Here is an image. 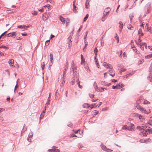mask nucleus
I'll return each instance as SVG.
<instances>
[{
    "label": "nucleus",
    "mask_w": 152,
    "mask_h": 152,
    "mask_svg": "<svg viewBox=\"0 0 152 152\" xmlns=\"http://www.w3.org/2000/svg\"><path fill=\"white\" fill-rule=\"evenodd\" d=\"M138 45H139V46L140 47V48H141V49L142 50H144V47L143 46H142L141 44H140L139 43H138L137 44Z\"/></svg>",
    "instance_id": "e433bc0d"
},
{
    "label": "nucleus",
    "mask_w": 152,
    "mask_h": 152,
    "mask_svg": "<svg viewBox=\"0 0 152 152\" xmlns=\"http://www.w3.org/2000/svg\"><path fill=\"white\" fill-rule=\"evenodd\" d=\"M137 128L141 131V132L144 134L143 136H146L149 133H152V129L150 127L145 126V125L143 126H138Z\"/></svg>",
    "instance_id": "f257e3e1"
},
{
    "label": "nucleus",
    "mask_w": 152,
    "mask_h": 152,
    "mask_svg": "<svg viewBox=\"0 0 152 152\" xmlns=\"http://www.w3.org/2000/svg\"><path fill=\"white\" fill-rule=\"evenodd\" d=\"M134 73V72H131L130 73H129L128 74L126 75L128 77V76H129L131 75H133Z\"/></svg>",
    "instance_id": "c9c22d12"
},
{
    "label": "nucleus",
    "mask_w": 152,
    "mask_h": 152,
    "mask_svg": "<svg viewBox=\"0 0 152 152\" xmlns=\"http://www.w3.org/2000/svg\"><path fill=\"white\" fill-rule=\"evenodd\" d=\"M50 5L49 4H47V5H45V6H44V7L45 8L46 7H47V8H48V9H49V7H50Z\"/></svg>",
    "instance_id": "5fc2aeb1"
},
{
    "label": "nucleus",
    "mask_w": 152,
    "mask_h": 152,
    "mask_svg": "<svg viewBox=\"0 0 152 152\" xmlns=\"http://www.w3.org/2000/svg\"><path fill=\"white\" fill-rule=\"evenodd\" d=\"M138 34H140V35L142 36L143 35V33L142 32V30L141 28L139 29L138 30Z\"/></svg>",
    "instance_id": "5701e85b"
},
{
    "label": "nucleus",
    "mask_w": 152,
    "mask_h": 152,
    "mask_svg": "<svg viewBox=\"0 0 152 152\" xmlns=\"http://www.w3.org/2000/svg\"><path fill=\"white\" fill-rule=\"evenodd\" d=\"M119 24L120 31L121 32L123 28V24L122 22L121 21L119 22Z\"/></svg>",
    "instance_id": "9d476101"
},
{
    "label": "nucleus",
    "mask_w": 152,
    "mask_h": 152,
    "mask_svg": "<svg viewBox=\"0 0 152 152\" xmlns=\"http://www.w3.org/2000/svg\"><path fill=\"white\" fill-rule=\"evenodd\" d=\"M110 69L109 70V74L112 77H113L115 75V71L113 69V68H110Z\"/></svg>",
    "instance_id": "20e7f679"
},
{
    "label": "nucleus",
    "mask_w": 152,
    "mask_h": 152,
    "mask_svg": "<svg viewBox=\"0 0 152 152\" xmlns=\"http://www.w3.org/2000/svg\"><path fill=\"white\" fill-rule=\"evenodd\" d=\"M50 62H53V55L51 54V53L50 54Z\"/></svg>",
    "instance_id": "6ab92c4d"
},
{
    "label": "nucleus",
    "mask_w": 152,
    "mask_h": 152,
    "mask_svg": "<svg viewBox=\"0 0 152 152\" xmlns=\"http://www.w3.org/2000/svg\"><path fill=\"white\" fill-rule=\"evenodd\" d=\"M66 68H65L64 69V70H63V78H66V77L64 75L65 74H66V71L67 70L68 68L67 66H66Z\"/></svg>",
    "instance_id": "1a4fd4ad"
},
{
    "label": "nucleus",
    "mask_w": 152,
    "mask_h": 152,
    "mask_svg": "<svg viewBox=\"0 0 152 152\" xmlns=\"http://www.w3.org/2000/svg\"><path fill=\"white\" fill-rule=\"evenodd\" d=\"M30 135H29L28 137L27 140L28 141L30 142L31 141V138L32 137L33 134L32 133H31Z\"/></svg>",
    "instance_id": "4468645a"
},
{
    "label": "nucleus",
    "mask_w": 152,
    "mask_h": 152,
    "mask_svg": "<svg viewBox=\"0 0 152 152\" xmlns=\"http://www.w3.org/2000/svg\"><path fill=\"white\" fill-rule=\"evenodd\" d=\"M48 151L51 152H54V149H50L48 150Z\"/></svg>",
    "instance_id": "09e8293b"
},
{
    "label": "nucleus",
    "mask_w": 152,
    "mask_h": 152,
    "mask_svg": "<svg viewBox=\"0 0 152 152\" xmlns=\"http://www.w3.org/2000/svg\"><path fill=\"white\" fill-rule=\"evenodd\" d=\"M22 39L21 38H20V37H18L17 38V39L18 40H20Z\"/></svg>",
    "instance_id": "774afa93"
},
{
    "label": "nucleus",
    "mask_w": 152,
    "mask_h": 152,
    "mask_svg": "<svg viewBox=\"0 0 152 152\" xmlns=\"http://www.w3.org/2000/svg\"><path fill=\"white\" fill-rule=\"evenodd\" d=\"M73 11L75 13H76L77 11V10L76 8H77L75 6V4H74L73 5Z\"/></svg>",
    "instance_id": "dca6fc26"
},
{
    "label": "nucleus",
    "mask_w": 152,
    "mask_h": 152,
    "mask_svg": "<svg viewBox=\"0 0 152 152\" xmlns=\"http://www.w3.org/2000/svg\"><path fill=\"white\" fill-rule=\"evenodd\" d=\"M96 65L97 66L98 68H99V66H100L99 65V63H98V62H96Z\"/></svg>",
    "instance_id": "338daca9"
},
{
    "label": "nucleus",
    "mask_w": 152,
    "mask_h": 152,
    "mask_svg": "<svg viewBox=\"0 0 152 152\" xmlns=\"http://www.w3.org/2000/svg\"><path fill=\"white\" fill-rule=\"evenodd\" d=\"M84 43L85 44V46L83 49V51L84 50V49L86 48L87 45H88V42H86V41H84Z\"/></svg>",
    "instance_id": "a18cd8bd"
},
{
    "label": "nucleus",
    "mask_w": 152,
    "mask_h": 152,
    "mask_svg": "<svg viewBox=\"0 0 152 152\" xmlns=\"http://www.w3.org/2000/svg\"><path fill=\"white\" fill-rule=\"evenodd\" d=\"M151 119H150L149 121H148V122L147 124H152V119H151Z\"/></svg>",
    "instance_id": "37998d69"
},
{
    "label": "nucleus",
    "mask_w": 152,
    "mask_h": 152,
    "mask_svg": "<svg viewBox=\"0 0 152 152\" xmlns=\"http://www.w3.org/2000/svg\"><path fill=\"white\" fill-rule=\"evenodd\" d=\"M145 29H147V31H148L149 30V29H148V23H146L145 25Z\"/></svg>",
    "instance_id": "a19ab883"
},
{
    "label": "nucleus",
    "mask_w": 152,
    "mask_h": 152,
    "mask_svg": "<svg viewBox=\"0 0 152 152\" xmlns=\"http://www.w3.org/2000/svg\"><path fill=\"white\" fill-rule=\"evenodd\" d=\"M94 87L95 90L98 91V90H97V86L96 82L94 83Z\"/></svg>",
    "instance_id": "aec40b11"
},
{
    "label": "nucleus",
    "mask_w": 152,
    "mask_h": 152,
    "mask_svg": "<svg viewBox=\"0 0 152 152\" xmlns=\"http://www.w3.org/2000/svg\"><path fill=\"white\" fill-rule=\"evenodd\" d=\"M89 4V2L88 0H86V2L85 3V7L86 8H88V6Z\"/></svg>",
    "instance_id": "393cba45"
},
{
    "label": "nucleus",
    "mask_w": 152,
    "mask_h": 152,
    "mask_svg": "<svg viewBox=\"0 0 152 152\" xmlns=\"http://www.w3.org/2000/svg\"><path fill=\"white\" fill-rule=\"evenodd\" d=\"M68 44L69 45H70V44L71 43L72 41L71 40V39H68Z\"/></svg>",
    "instance_id": "58836bf2"
},
{
    "label": "nucleus",
    "mask_w": 152,
    "mask_h": 152,
    "mask_svg": "<svg viewBox=\"0 0 152 152\" xmlns=\"http://www.w3.org/2000/svg\"><path fill=\"white\" fill-rule=\"evenodd\" d=\"M119 84H120V86H119L120 88H121L124 87V85L123 83H119Z\"/></svg>",
    "instance_id": "79ce46f5"
},
{
    "label": "nucleus",
    "mask_w": 152,
    "mask_h": 152,
    "mask_svg": "<svg viewBox=\"0 0 152 152\" xmlns=\"http://www.w3.org/2000/svg\"><path fill=\"white\" fill-rule=\"evenodd\" d=\"M75 80L74 79H73L71 82V83L72 85H74L75 83Z\"/></svg>",
    "instance_id": "8fccbe9b"
},
{
    "label": "nucleus",
    "mask_w": 152,
    "mask_h": 152,
    "mask_svg": "<svg viewBox=\"0 0 152 152\" xmlns=\"http://www.w3.org/2000/svg\"><path fill=\"white\" fill-rule=\"evenodd\" d=\"M149 72L151 74H152V63L151 64L150 66L149 67Z\"/></svg>",
    "instance_id": "a878e982"
},
{
    "label": "nucleus",
    "mask_w": 152,
    "mask_h": 152,
    "mask_svg": "<svg viewBox=\"0 0 152 152\" xmlns=\"http://www.w3.org/2000/svg\"><path fill=\"white\" fill-rule=\"evenodd\" d=\"M14 32L12 33H10L7 34L8 37H15V34Z\"/></svg>",
    "instance_id": "6e6552de"
},
{
    "label": "nucleus",
    "mask_w": 152,
    "mask_h": 152,
    "mask_svg": "<svg viewBox=\"0 0 152 152\" xmlns=\"http://www.w3.org/2000/svg\"><path fill=\"white\" fill-rule=\"evenodd\" d=\"M142 112L144 113L145 114H148L149 113H150V110H149V112H147L146 111V110L145 109L143 108L142 110Z\"/></svg>",
    "instance_id": "412c9836"
},
{
    "label": "nucleus",
    "mask_w": 152,
    "mask_h": 152,
    "mask_svg": "<svg viewBox=\"0 0 152 152\" xmlns=\"http://www.w3.org/2000/svg\"><path fill=\"white\" fill-rule=\"evenodd\" d=\"M89 96L90 98H92L94 97V95L93 94H89Z\"/></svg>",
    "instance_id": "de8ad7c7"
},
{
    "label": "nucleus",
    "mask_w": 152,
    "mask_h": 152,
    "mask_svg": "<svg viewBox=\"0 0 152 152\" xmlns=\"http://www.w3.org/2000/svg\"><path fill=\"white\" fill-rule=\"evenodd\" d=\"M144 141H145V140L144 139H141L140 140V142H142V143H144Z\"/></svg>",
    "instance_id": "0e129e2a"
},
{
    "label": "nucleus",
    "mask_w": 152,
    "mask_h": 152,
    "mask_svg": "<svg viewBox=\"0 0 152 152\" xmlns=\"http://www.w3.org/2000/svg\"><path fill=\"white\" fill-rule=\"evenodd\" d=\"M83 107L85 108L86 107H90V106L87 103H84L83 104Z\"/></svg>",
    "instance_id": "f3484780"
},
{
    "label": "nucleus",
    "mask_w": 152,
    "mask_h": 152,
    "mask_svg": "<svg viewBox=\"0 0 152 152\" xmlns=\"http://www.w3.org/2000/svg\"><path fill=\"white\" fill-rule=\"evenodd\" d=\"M88 14L86 15V16L84 17L83 19V21L84 22L86 21L87 18H88Z\"/></svg>",
    "instance_id": "bb28decb"
},
{
    "label": "nucleus",
    "mask_w": 152,
    "mask_h": 152,
    "mask_svg": "<svg viewBox=\"0 0 152 152\" xmlns=\"http://www.w3.org/2000/svg\"><path fill=\"white\" fill-rule=\"evenodd\" d=\"M74 66H75L74 65V62L73 61H72V64L71 65V69L72 68L74 67Z\"/></svg>",
    "instance_id": "7c9ffc66"
},
{
    "label": "nucleus",
    "mask_w": 152,
    "mask_h": 152,
    "mask_svg": "<svg viewBox=\"0 0 152 152\" xmlns=\"http://www.w3.org/2000/svg\"><path fill=\"white\" fill-rule=\"evenodd\" d=\"M138 117L140 121H143L142 116L141 115H139Z\"/></svg>",
    "instance_id": "72a5a7b5"
},
{
    "label": "nucleus",
    "mask_w": 152,
    "mask_h": 152,
    "mask_svg": "<svg viewBox=\"0 0 152 152\" xmlns=\"http://www.w3.org/2000/svg\"><path fill=\"white\" fill-rule=\"evenodd\" d=\"M99 113V111L95 110V111L93 113V114L95 115H96Z\"/></svg>",
    "instance_id": "ea45409f"
},
{
    "label": "nucleus",
    "mask_w": 152,
    "mask_h": 152,
    "mask_svg": "<svg viewBox=\"0 0 152 152\" xmlns=\"http://www.w3.org/2000/svg\"><path fill=\"white\" fill-rule=\"evenodd\" d=\"M32 14L34 15H36L37 14V12L34 11L33 12H32Z\"/></svg>",
    "instance_id": "49530a36"
},
{
    "label": "nucleus",
    "mask_w": 152,
    "mask_h": 152,
    "mask_svg": "<svg viewBox=\"0 0 152 152\" xmlns=\"http://www.w3.org/2000/svg\"><path fill=\"white\" fill-rule=\"evenodd\" d=\"M50 41V40L46 41L45 42V45H48L49 44Z\"/></svg>",
    "instance_id": "f704fd0d"
},
{
    "label": "nucleus",
    "mask_w": 152,
    "mask_h": 152,
    "mask_svg": "<svg viewBox=\"0 0 152 152\" xmlns=\"http://www.w3.org/2000/svg\"><path fill=\"white\" fill-rule=\"evenodd\" d=\"M59 18L60 20L62 22V23L63 24H64L65 23V20L64 18L61 15H60Z\"/></svg>",
    "instance_id": "9b49d317"
},
{
    "label": "nucleus",
    "mask_w": 152,
    "mask_h": 152,
    "mask_svg": "<svg viewBox=\"0 0 152 152\" xmlns=\"http://www.w3.org/2000/svg\"><path fill=\"white\" fill-rule=\"evenodd\" d=\"M72 34H71L70 35L69 37L68 38V39H71V38H72Z\"/></svg>",
    "instance_id": "e2e57ef3"
},
{
    "label": "nucleus",
    "mask_w": 152,
    "mask_h": 152,
    "mask_svg": "<svg viewBox=\"0 0 152 152\" xmlns=\"http://www.w3.org/2000/svg\"><path fill=\"white\" fill-rule=\"evenodd\" d=\"M137 109L140 110V111H142V110L143 108L140 106H139L137 107Z\"/></svg>",
    "instance_id": "c756f323"
},
{
    "label": "nucleus",
    "mask_w": 152,
    "mask_h": 152,
    "mask_svg": "<svg viewBox=\"0 0 152 152\" xmlns=\"http://www.w3.org/2000/svg\"><path fill=\"white\" fill-rule=\"evenodd\" d=\"M101 83L102 85H103L107 86H108L111 84L110 83H107L106 82L104 81H102Z\"/></svg>",
    "instance_id": "0eeeda50"
},
{
    "label": "nucleus",
    "mask_w": 152,
    "mask_h": 152,
    "mask_svg": "<svg viewBox=\"0 0 152 152\" xmlns=\"http://www.w3.org/2000/svg\"><path fill=\"white\" fill-rule=\"evenodd\" d=\"M119 86H120V84H118L117 85L115 86H113V87H112V88L113 89H120Z\"/></svg>",
    "instance_id": "f8f14e48"
},
{
    "label": "nucleus",
    "mask_w": 152,
    "mask_h": 152,
    "mask_svg": "<svg viewBox=\"0 0 152 152\" xmlns=\"http://www.w3.org/2000/svg\"><path fill=\"white\" fill-rule=\"evenodd\" d=\"M77 83L79 88H81L82 87V86L80 85V81L79 80L78 78L77 80Z\"/></svg>",
    "instance_id": "ddd939ff"
},
{
    "label": "nucleus",
    "mask_w": 152,
    "mask_h": 152,
    "mask_svg": "<svg viewBox=\"0 0 152 152\" xmlns=\"http://www.w3.org/2000/svg\"><path fill=\"white\" fill-rule=\"evenodd\" d=\"M96 56H95V57H94V60H95V63H96V62L97 63V62H98V59L96 58Z\"/></svg>",
    "instance_id": "864d4df0"
},
{
    "label": "nucleus",
    "mask_w": 152,
    "mask_h": 152,
    "mask_svg": "<svg viewBox=\"0 0 152 152\" xmlns=\"http://www.w3.org/2000/svg\"><path fill=\"white\" fill-rule=\"evenodd\" d=\"M134 126L133 124H129V126L125 125L122 127V129H124L130 130L132 129H133L134 128Z\"/></svg>",
    "instance_id": "f03ea898"
},
{
    "label": "nucleus",
    "mask_w": 152,
    "mask_h": 152,
    "mask_svg": "<svg viewBox=\"0 0 152 152\" xmlns=\"http://www.w3.org/2000/svg\"><path fill=\"white\" fill-rule=\"evenodd\" d=\"M110 12L109 11H108V12H106L105 13L104 12L103 13V17H106L107 15V14L109 13Z\"/></svg>",
    "instance_id": "473e14b6"
},
{
    "label": "nucleus",
    "mask_w": 152,
    "mask_h": 152,
    "mask_svg": "<svg viewBox=\"0 0 152 152\" xmlns=\"http://www.w3.org/2000/svg\"><path fill=\"white\" fill-rule=\"evenodd\" d=\"M147 78L150 82H152V75H150L148 76Z\"/></svg>",
    "instance_id": "a211bd4d"
},
{
    "label": "nucleus",
    "mask_w": 152,
    "mask_h": 152,
    "mask_svg": "<svg viewBox=\"0 0 152 152\" xmlns=\"http://www.w3.org/2000/svg\"><path fill=\"white\" fill-rule=\"evenodd\" d=\"M0 48H4L5 49H9V48L8 47L5 46L4 45H2L0 47Z\"/></svg>",
    "instance_id": "c85d7f7f"
},
{
    "label": "nucleus",
    "mask_w": 152,
    "mask_h": 152,
    "mask_svg": "<svg viewBox=\"0 0 152 152\" xmlns=\"http://www.w3.org/2000/svg\"><path fill=\"white\" fill-rule=\"evenodd\" d=\"M59 150L58 149H54V152H59Z\"/></svg>",
    "instance_id": "13d9d810"
},
{
    "label": "nucleus",
    "mask_w": 152,
    "mask_h": 152,
    "mask_svg": "<svg viewBox=\"0 0 152 152\" xmlns=\"http://www.w3.org/2000/svg\"><path fill=\"white\" fill-rule=\"evenodd\" d=\"M102 104V102H101L99 103V104L97 105L96 106H95V108H96V107H99L100 105H101V104Z\"/></svg>",
    "instance_id": "c03bdc74"
},
{
    "label": "nucleus",
    "mask_w": 152,
    "mask_h": 152,
    "mask_svg": "<svg viewBox=\"0 0 152 152\" xmlns=\"http://www.w3.org/2000/svg\"><path fill=\"white\" fill-rule=\"evenodd\" d=\"M71 70L73 71V72L74 74V76H75V75L76 76H77V72L76 66H74V67L72 68L71 69Z\"/></svg>",
    "instance_id": "7ed1b4c3"
},
{
    "label": "nucleus",
    "mask_w": 152,
    "mask_h": 152,
    "mask_svg": "<svg viewBox=\"0 0 152 152\" xmlns=\"http://www.w3.org/2000/svg\"><path fill=\"white\" fill-rule=\"evenodd\" d=\"M18 28H23V26L22 25H19L18 26Z\"/></svg>",
    "instance_id": "052dcab7"
},
{
    "label": "nucleus",
    "mask_w": 152,
    "mask_h": 152,
    "mask_svg": "<svg viewBox=\"0 0 152 152\" xmlns=\"http://www.w3.org/2000/svg\"><path fill=\"white\" fill-rule=\"evenodd\" d=\"M152 57V55L151 54H149L147 56H145V58L146 59L150 58Z\"/></svg>",
    "instance_id": "4be33fe9"
},
{
    "label": "nucleus",
    "mask_w": 152,
    "mask_h": 152,
    "mask_svg": "<svg viewBox=\"0 0 152 152\" xmlns=\"http://www.w3.org/2000/svg\"><path fill=\"white\" fill-rule=\"evenodd\" d=\"M101 148L103 150L105 151L110 152H111L113 151L112 150L107 148L106 146L104 145H102Z\"/></svg>",
    "instance_id": "39448f33"
},
{
    "label": "nucleus",
    "mask_w": 152,
    "mask_h": 152,
    "mask_svg": "<svg viewBox=\"0 0 152 152\" xmlns=\"http://www.w3.org/2000/svg\"><path fill=\"white\" fill-rule=\"evenodd\" d=\"M21 34L23 36H26L27 35V34L26 32H24V33H22Z\"/></svg>",
    "instance_id": "6e6d98bb"
},
{
    "label": "nucleus",
    "mask_w": 152,
    "mask_h": 152,
    "mask_svg": "<svg viewBox=\"0 0 152 152\" xmlns=\"http://www.w3.org/2000/svg\"><path fill=\"white\" fill-rule=\"evenodd\" d=\"M98 50L96 48L94 50V52L95 54V56H96L97 55V52H98Z\"/></svg>",
    "instance_id": "cd10ccee"
},
{
    "label": "nucleus",
    "mask_w": 152,
    "mask_h": 152,
    "mask_svg": "<svg viewBox=\"0 0 152 152\" xmlns=\"http://www.w3.org/2000/svg\"><path fill=\"white\" fill-rule=\"evenodd\" d=\"M106 18V17H103V16L102 17V21H104L105 20Z\"/></svg>",
    "instance_id": "680f3d73"
},
{
    "label": "nucleus",
    "mask_w": 152,
    "mask_h": 152,
    "mask_svg": "<svg viewBox=\"0 0 152 152\" xmlns=\"http://www.w3.org/2000/svg\"><path fill=\"white\" fill-rule=\"evenodd\" d=\"M47 1L48 2H50L51 3H53V0H47Z\"/></svg>",
    "instance_id": "603ef678"
},
{
    "label": "nucleus",
    "mask_w": 152,
    "mask_h": 152,
    "mask_svg": "<svg viewBox=\"0 0 152 152\" xmlns=\"http://www.w3.org/2000/svg\"><path fill=\"white\" fill-rule=\"evenodd\" d=\"M115 38L117 40L118 42H119V38L118 37L117 35H116L115 37Z\"/></svg>",
    "instance_id": "4d7b16f0"
},
{
    "label": "nucleus",
    "mask_w": 152,
    "mask_h": 152,
    "mask_svg": "<svg viewBox=\"0 0 152 152\" xmlns=\"http://www.w3.org/2000/svg\"><path fill=\"white\" fill-rule=\"evenodd\" d=\"M44 114L43 113H42L40 115L39 118L40 119H42L44 116Z\"/></svg>",
    "instance_id": "4c0bfd02"
},
{
    "label": "nucleus",
    "mask_w": 152,
    "mask_h": 152,
    "mask_svg": "<svg viewBox=\"0 0 152 152\" xmlns=\"http://www.w3.org/2000/svg\"><path fill=\"white\" fill-rule=\"evenodd\" d=\"M132 115L134 117H137L138 116L139 114L137 113H134L132 114Z\"/></svg>",
    "instance_id": "b1692460"
},
{
    "label": "nucleus",
    "mask_w": 152,
    "mask_h": 152,
    "mask_svg": "<svg viewBox=\"0 0 152 152\" xmlns=\"http://www.w3.org/2000/svg\"><path fill=\"white\" fill-rule=\"evenodd\" d=\"M100 91L101 92H102L104 91V88H101V90H100Z\"/></svg>",
    "instance_id": "69168bd1"
},
{
    "label": "nucleus",
    "mask_w": 152,
    "mask_h": 152,
    "mask_svg": "<svg viewBox=\"0 0 152 152\" xmlns=\"http://www.w3.org/2000/svg\"><path fill=\"white\" fill-rule=\"evenodd\" d=\"M17 86H18L17 84H16L15 86V87L14 91V93H15V91L16 90V88H17Z\"/></svg>",
    "instance_id": "bf43d9fd"
},
{
    "label": "nucleus",
    "mask_w": 152,
    "mask_h": 152,
    "mask_svg": "<svg viewBox=\"0 0 152 152\" xmlns=\"http://www.w3.org/2000/svg\"><path fill=\"white\" fill-rule=\"evenodd\" d=\"M87 64L86 63L85 65V68L86 69L88 70V67L86 65Z\"/></svg>",
    "instance_id": "3c124183"
},
{
    "label": "nucleus",
    "mask_w": 152,
    "mask_h": 152,
    "mask_svg": "<svg viewBox=\"0 0 152 152\" xmlns=\"http://www.w3.org/2000/svg\"><path fill=\"white\" fill-rule=\"evenodd\" d=\"M8 63L9 64H14V60L12 59H10Z\"/></svg>",
    "instance_id": "2eb2a0df"
},
{
    "label": "nucleus",
    "mask_w": 152,
    "mask_h": 152,
    "mask_svg": "<svg viewBox=\"0 0 152 152\" xmlns=\"http://www.w3.org/2000/svg\"><path fill=\"white\" fill-rule=\"evenodd\" d=\"M103 66L107 68H113L112 66L110 64H109L106 63H105L103 64Z\"/></svg>",
    "instance_id": "423d86ee"
},
{
    "label": "nucleus",
    "mask_w": 152,
    "mask_h": 152,
    "mask_svg": "<svg viewBox=\"0 0 152 152\" xmlns=\"http://www.w3.org/2000/svg\"><path fill=\"white\" fill-rule=\"evenodd\" d=\"M151 141V140L149 139H148L146 140H145L144 143H148V142H149Z\"/></svg>",
    "instance_id": "2f4dec72"
}]
</instances>
